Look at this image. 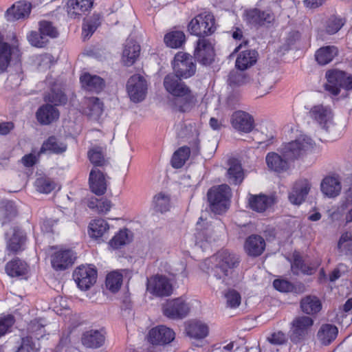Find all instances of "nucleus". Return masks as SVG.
Returning <instances> with one entry per match:
<instances>
[{
  "label": "nucleus",
  "instance_id": "nucleus-43",
  "mask_svg": "<svg viewBox=\"0 0 352 352\" xmlns=\"http://www.w3.org/2000/svg\"><path fill=\"white\" fill-rule=\"evenodd\" d=\"M86 113L90 118L96 119L103 112V103L98 98L89 97L85 100Z\"/></svg>",
  "mask_w": 352,
  "mask_h": 352
},
{
  "label": "nucleus",
  "instance_id": "nucleus-9",
  "mask_svg": "<svg viewBox=\"0 0 352 352\" xmlns=\"http://www.w3.org/2000/svg\"><path fill=\"white\" fill-rule=\"evenodd\" d=\"M314 320L307 316H298L291 323L290 338L293 342L304 340L311 331Z\"/></svg>",
  "mask_w": 352,
  "mask_h": 352
},
{
  "label": "nucleus",
  "instance_id": "nucleus-58",
  "mask_svg": "<svg viewBox=\"0 0 352 352\" xmlns=\"http://www.w3.org/2000/svg\"><path fill=\"white\" fill-rule=\"evenodd\" d=\"M60 33L57 26L52 21L45 20V36H49L52 38H57Z\"/></svg>",
  "mask_w": 352,
  "mask_h": 352
},
{
  "label": "nucleus",
  "instance_id": "nucleus-8",
  "mask_svg": "<svg viewBox=\"0 0 352 352\" xmlns=\"http://www.w3.org/2000/svg\"><path fill=\"white\" fill-rule=\"evenodd\" d=\"M243 18L247 25L256 28L270 24L274 21V15L272 11L261 10L258 8L245 10Z\"/></svg>",
  "mask_w": 352,
  "mask_h": 352
},
{
  "label": "nucleus",
  "instance_id": "nucleus-16",
  "mask_svg": "<svg viewBox=\"0 0 352 352\" xmlns=\"http://www.w3.org/2000/svg\"><path fill=\"white\" fill-rule=\"evenodd\" d=\"M195 238V244L204 249H206L208 245L215 241L212 226L207 221H204L201 217L196 224Z\"/></svg>",
  "mask_w": 352,
  "mask_h": 352
},
{
  "label": "nucleus",
  "instance_id": "nucleus-45",
  "mask_svg": "<svg viewBox=\"0 0 352 352\" xmlns=\"http://www.w3.org/2000/svg\"><path fill=\"white\" fill-rule=\"evenodd\" d=\"M41 348L39 339L33 340L32 337L26 336L21 338L16 352H38Z\"/></svg>",
  "mask_w": 352,
  "mask_h": 352
},
{
  "label": "nucleus",
  "instance_id": "nucleus-32",
  "mask_svg": "<svg viewBox=\"0 0 352 352\" xmlns=\"http://www.w3.org/2000/svg\"><path fill=\"white\" fill-rule=\"evenodd\" d=\"M229 168L227 171L228 181L231 184H240L244 179V173L240 162L236 159L229 160Z\"/></svg>",
  "mask_w": 352,
  "mask_h": 352
},
{
  "label": "nucleus",
  "instance_id": "nucleus-60",
  "mask_svg": "<svg viewBox=\"0 0 352 352\" xmlns=\"http://www.w3.org/2000/svg\"><path fill=\"white\" fill-rule=\"evenodd\" d=\"M96 207L99 212L107 213L111 208V203L107 199H101L100 200L97 199Z\"/></svg>",
  "mask_w": 352,
  "mask_h": 352
},
{
  "label": "nucleus",
  "instance_id": "nucleus-37",
  "mask_svg": "<svg viewBox=\"0 0 352 352\" xmlns=\"http://www.w3.org/2000/svg\"><path fill=\"white\" fill-rule=\"evenodd\" d=\"M5 270L9 276L19 277L27 273L28 265L19 258H14L6 265Z\"/></svg>",
  "mask_w": 352,
  "mask_h": 352
},
{
  "label": "nucleus",
  "instance_id": "nucleus-46",
  "mask_svg": "<svg viewBox=\"0 0 352 352\" xmlns=\"http://www.w3.org/2000/svg\"><path fill=\"white\" fill-rule=\"evenodd\" d=\"M346 19L338 15L330 16L324 23V30L329 35L337 33L345 24Z\"/></svg>",
  "mask_w": 352,
  "mask_h": 352
},
{
  "label": "nucleus",
  "instance_id": "nucleus-26",
  "mask_svg": "<svg viewBox=\"0 0 352 352\" xmlns=\"http://www.w3.org/2000/svg\"><path fill=\"white\" fill-rule=\"evenodd\" d=\"M104 335L100 330L90 329L84 332L81 337L82 344L88 348L97 349L104 342Z\"/></svg>",
  "mask_w": 352,
  "mask_h": 352
},
{
  "label": "nucleus",
  "instance_id": "nucleus-48",
  "mask_svg": "<svg viewBox=\"0 0 352 352\" xmlns=\"http://www.w3.org/2000/svg\"><path fill=\"white\" fill-rule=\"evenodd\" d=\"M338 250L346 255L352 256V232L345 231L342 233L338 242Z\"/></svg>",
  "mask_w": 352,
  "mask_h": 352
},
{
  "label": "nucleus",
  "instance_id": "nucleus-20",
  "mask_svg": "<svg viewBox=\"0 0 352 352\" xmlns=\"http://www.w3.org/2000/svg\"><path fill=\"white\" fill-rule=\"evenodd\" d=\"M311 184L307 179H300L295 182L289 194V201L294 205H300L309 194Z\"/></svg>",
  "mask_w": 352,
  "mask_h": 352
},
{
  "label": "nucleus",
  "instance_id": "nucleus-11",
  "mask_svg": "<svg viewBox=\"0 0 352 352\" xmlns=\"http://www.w3.org/2000/svg\"><path fill=\"white\" fill-rule=\"evenodd\" d=\"M163 314L170 319H183L190 311V307L182 298L167 300L162 307Z\"/></svg>",
  "mask_w": 352,
  "mask_h": 352
},
{
  "label": "nucleus",
  "instance_id": "nucleus-36",
  "mask_svg": "<svg viewBox=\"0 0 352 352\" xmlns=\"http://www.w3.org/2000/svg\"><path fill=\"white\" fill-rule=\"evenodd\" d=\"M300 308L304 313L309 315H314L321 310L322 304L318 297L307 296L302 298Z\"/></svg>",
  "mask_w": 352,
  "mask_h": 352
},
{
  "label": "nucleus",
  "instance_id": "nucleus-54",
  "mask_svg": "<svg viewBox=\"0 0 352 352\" xmlns=\"http://www.w3.org/2000/svg\"><path fill=\"white\" fill-rule=\"evenodd\" d=\"M44 25L43 21L39 23V30L38 32L32 31L28 36V41L30 44L36 47H42L43 45V34Z\"/></svg>",
  "mask_w": 352,
  "mask_h": 352
},
{
  "label": "nucleus",
  "instance_id": "nucleus-1",
  "mask_svg": "<svg viewBox=\"0 0 352 352\" xmlns=\"http://www.w3.org/2000/svg\"><path fill=\"white\" fill-rule=\"evenodd\" d=\"M315 143L311 138L301 135L296 140L285 144L281 154L275 152L268 153L265 157L267 167L277 173H284L289 168L291 162L311 151Z\"/></svg>",
  "mask_w": 352,
  "mask_h": 352
},
{
  "label": "nucleus",
  "instance_id": "nucleus-30",
  "mask_svg": "<svg viewBox=\"0 0 352 352\" xmlns=\"http://www.w3.org/2000/svg\"><path fill=\"white\" fill-rule=\"evenodd\" d=\"M341 184L337 177H326L321 183L322 192L329 197L338 196L341 191Z\"/></svg>",
  "mask_w": 352,
  "mask_h": 352
},
{
  "label": "nucleus",
  "instance_id": "nucleus-57",
  "mask_svg": "<svg viewBox=\"0 0 352 352\" xmlns=\"http://www.w3.org/2000/svg\"><path fill=\"white\" fill-rule=\"evenodd\" d=\"M227 307L230 308H236L241 304V295L234 289H230L226 294Z\"/></svg>",
  "mask_w": 352,
  "mask_h": 352
},
{
  "label": "nucleus",
  "instance_id": "nucleus-14",
  "mask_svg": "<svg viewBox=\"0 0 352 352\" xmlns=\"http://www.w3.org/2000/svg\"><path fill=\"white\" fill-rule=\"evenodd\" d=\"M214 51L211 42L205 38H199L194 52V59L202 65H210L214 61Z\"/></svg>",
  "mask_w": 352,
  "mask_h": 352
},
{
  "label": "nucleus",
  "instance_id": "nucleus-22",
  "mask_svg": "<svg viewBox=\"0 0 352 352\" xmlns=\"http://www.w3.org/2000/svg\"><path fill=\"white\" fill-rule=\"evenodd\" d=\"M140 54V45L133 38H127L124 43L121 60L122 63L130 67L133 65Z\"/></svg>",
  "mask_w": 352,
  "mask_h": 352
},
{
  "label": "nucleus",
  "instance_id": "nucleus-33",
  "mask_svg": "<svg viewBox=\"0 0 352 352\" xmlns=\"http://www.w3.org/2000/svg\"><path fill=\"white\" fill-rule=\"evenodd\" d=\"M257 56L258 53L254 50L243 51L236 60V67L241 71L245 70L256 63Z\"/></svg>",
  "mask_w": 352,
  "mask_h": 352
},
{
  "label": "nucleus",
  "instance_id": "nucleus-28",
  "mask_svg": "<svg viewBox=\"0 0 352 352\" xmlns=\"http://www.w3.org/2000/svg\"><path fill=\"white\" fill-rule=\"evenodd\" d=\"M94 0H68L67 12L71 17L76 18L89 10L93 6Z\"/></svg>",
  "mask_w": 352,
  "mask_h": 352
},
{
  "label": "nucleus",
  "instance_id": "nucleus-13",
  "mask_svg": "<svg viewBox=\"0 0 352 352\" xmlns=\"http://www.w3.org/2000/svg\"><path fill=\"white\" fill-rule=\"evenodd\" d=\"M76 253L72 249H60L51 256V264L54 270L63 271L74 263Z\"/></svg>",
  "mask_w": 352,
  "mask_h": 352
},
{
  "label": "nucleus",
  "instance_id": "nucleus-18",
  "mask_svg": "<svg viewBox=\"0 0 352 352\" xmlns=\"http://www.w3.org/2000/svg\"><path fill=\"white\" fill-rule=\"evenodd\" d=\"M107 174L100 168H93L89 176V188L93 193L96 195H102L107 191Z\"/></svg>",
  "mask_w": 352,
  "mask_h": 352
},
{
  "label": "nucleus",
  "instance_id": "nucleus-24",
  "mask_svg": "<svg viewBox=\"0 0 352 352\" xmlns=\"http://www.w3.org/2000/svg\"><path fill=\"white\" fill-rule=\"evenodd\" d=\"M26 234L23 230L14 228L11 236L7 241L6 249L12 254H17L25 249Z\"/></svg>",
  "mask_w": 352,
  "mask_h": 352
},
{
  "label": "nucleus",
  "instance_id": "nucleus-3",
  "mask_svg": "<svg viewBox=\"0 0 352 352\" xmlns=\"http://www.w3.org/2000/svg\"><path fill=\"white\" fill-rule=\"evenodd\" d=\"M214 266L212 267V275L223 283L227 278H230L239 266L241 258L236 254L228 250H221L217 252L212 258Z\"/></svg>",
  "mask_w": 352,
  "mask_h": 352
},
{
  "label": "nucleus",
  "instance_id": "nucleus-34",
  "mask_svg": "<svg viewBox=\"0 0 352 352\" xmlns=\"http://www.w3.org/2000/svg\"><path fill=\"white\" fill-rule=\"evenodd\" d=\"M88 158L94 165L93 168H104L109 165L108 159L105 158L104 151L100 146H94L91 148L87 153Z\"/></svg>",
  "mask_w": 352,
  "mask_h": 352
},
{
  "label": "nucleus",
  "instance_id": "nucleus-19",
  "mask_svg": "<svg viewBox=\"0 0 352 352\" xmlns=\"http://www.w3.org/2000/svg\"><path fill=\"white\" fill-rule=\"evenodd\" d=\"M230 121L234 129L244 133L252 131L254 126V118L250 113L243 111L234 112Z\"/></svg>",
  "mask_w": 352,
  "mask_h": 352
},
{
  "label": "nucleus",
  "instance_id": "nucleus-51",
  "mask_svg": "<svg viewBox=\"0 0 352 352\" xmlns=\"http://www.w3.org/2000/svg\"><path fill=\"white\" fill-rule=\"evenodd\" d=\"M44 152V144L41 146L40 151L36 152L33 151L30 153L26 154L22 157L20 160L21 164L25 168H31L36 164L41 157V154Z\"/></svg>",
  "mask_w": 352,
  "mask_h": 352
},
{
  "label": "nucleus",
  "instance_id": "nucleus-42",
  "mask_svg": "<svg viewBox=\"0 0 352 352\" xmlns=\"http://www.w3.org/2000/svg\"><path fill=\"white\" fill-rule=\"evenodd\" d=\"M46 100H47L50 104L55 106H60L67 103V97L62 91L60 86L56 84H54L50 89L47 96H45V101Z\"/></svg>",
  "mask_w": 352,
  "mask_h": 352
},
{
  "label": "nucleus",
  "instance_id": "nucleus-5",
  "mask_svg": "<svg viewBox=\"0 0 352 352\" xmlns=\"http://www.w3.org/2000/svg\"><path fill=\"white\" fill-rule=\"evenodd\" d=\"M325 76L327 80L325 89L333 96L338 95L341 88L352 89V76L345 72L331 69L327 72Z\"/></svg>",
  "mask_w": 352,
  "mask_h": 352
},
{
  "label": "nucleus",
  "instance_id": "nucleus-23",
  "mask_svg": "<svg viewBox=\"0 0 352 352\" xmlns=\"http://www.w3.org/2000/svg\"><path fill=\"white\" fill-rule=\"evenodd\" d=\"M31 9L32 5L30 2L19 1L7 10L6 16L10 21L25 19L29 16Z\"/></svg>",
  "mask_w": 352,
  "mask_h": 352
},
{
  "label": "nucleus",
  "instance_id": "nucleus-12",
  "mask_svg": "<svg viewBox=\"0 0 352 352\" xmlns=\"http://www.w3.org/2000/svg\"><path fill=\"white\" fill-rule=\"evenodd\" d=\"M73 278L81 290H87L96 282L97 271L89 265H81L74 270Z\"/></svg>",
  "mask_w": 352,
  "mask_h": 352
},
{
  "label": "nucleus",
  "instance_id": "nucleus-53",
  "mask_svg": "<svg viewBox=\"0 0 352 352\" xmlns=\"http://www.w3.org/2000/svg\"><path fill=\"white\" fill-rule=\"evenodd\" d=\"M128 230H120L113 238L109 241V245L114 249H118L121 246L128 243L130 241Z\"/></svg>",
  "mask_w": 352,
  "mask_h": 352
},
{
  "label": "nucleus",
  "instance_id": "nucleus-40",
  "mask_svg": "<svg viewBox=\"0 0 352 352\" xmlns=\"http://www.w3.org/2000/svg\"><path fill=\"white\" fill-rule=\"evenodd\" d=\"M320 263L315 265L306 263L300 255H294V262L292 264V269L294 274H298L300 272L304 274L311 275L316 270Z\"/></svg>",
  "mask_w": 352,
  "mask_h": 352
},
{
  "label": "nucleus",
  "instance_id": "nucleus-44",
  "mask_svg": "<svg viewBox=\"0 0 352 352\" xmlns=\"http://www.w3.org/2000/svg\"><path fill=\"white\" fill-rule=\"evenodd\" d=\"M101 16L99 14H94L91 17L85 20L82 24V36L89 38L100 25Z\"/></svg>",
  "mask_w": 352,
  "mask_h": 352
},
{
  "label": "nucleus",
  "instance_id": "nucleus-4",
  "mask_svg": "<svg viewBox=\"0 0 352 352\" xmlns=\"http://www.w3.org/2000/svg\"><path fill=\"white\" fill-rule=\"evenodd\" d=\"M207 196L211 210L217 214H221L228 208L231 189L227 184L214 186L208 190Z\"/></svg>",
  "mask_w": 352,
  "mask_h": 352
},
{
  "label": "nucleus",
  "instance_id": "nucleus-25",
  "mask_svg": "<svg viewBox=\"0 0 352 352\" xmlns=\"http://www.w3.org/2000/svg\"><path fill=\"white\" fill-rule=\"evenodd\" d=\"M82 87L89 91L99 93L105 86L103 78L97 76L91 75L89 73H85L80 78Z\"/></svg>",
  "mask_w": 352,
  "mask_h": 352
},
{
  "label": "nucleus",
  "instance_id": "nucleus-31",
  "mask_svg": "<svg viewBox=\"0 0 352 352\" xmlns=\"http://www.w3.org/2000/svg\"><path fill=\"white\" fill-rule=\"evenodd\" d=\"M338 54V49L334 45H327L319 48L315 54L318 64L325 65L331 63Z\"/></svg>",
  "mask_w": 352,
  "mask_h": 352
},
{
  "label": "nucleus",
  "instance_id": "nucleus-64",
  "mask_svg": "<svg viewBox=\"0 0 352 352\" xmlns=\"http://www.w3.org/2000/svg\"><path fill=\"white\" fill-rule=\"evenodd\" d=\"M14 124L12 122H0V135H8L14 129Z\"/></svg>",
  "mask_w": 352,
  "mask_h": 352
},
{
  "label": "nucleus",
  "instance_id": "nucleus-17",
  "mask_svg": "<svg viewBox=\"0 0 352 352\" xmlns=\"http://www.w3.org/2000/svg\"><path fill=\"white\" fill-rule=\"evenodd\" d=\"M147 289L156 296L163 297L172 294L173 287L166 277L155 276L148 280Z\"/></svg>",
  "mask_w": 352,
  "mask_h": 352
},
{
  "label": "nucleus",
  "instance_id": "nucleus-47",
  "mask_svg": "<svg viewBox=\"0 0 352 352\" xmlns=\"http://www.w3.org/2000/svg\"><path fill=\"white\" fill-rule=\"evenodd\" d=\"M185 41V34L182 31H173L166 34L164 36L165 43L171 48L181 47Z\"/></svg>",
  "mask_w": 352,
  "mask_h": 352
},
{
  "label": "nucleus",
  "instance_id": "nucleus-27",
  "mask_svg": "<svg viewBox=\"0 0 352 352\" xmlns=\"http://www.w3.org/2000/svg\"><path fill=\"white\" fill-rule=\"evenodd\" d=\"M265 242L263 238L257 234L250 236L245 241L244 248L246 253L252 256H260L264 251Z\"/></svg>",
  "mask_w": 352,
  "mask_h": 352
},
{
  "label": "nucleus",
  "instance_id": "nucleus-6",
  "mask_svg": "<svg viewBox=\"0 0 352 352\" xmlns=\"http://www.w3.org/2000/svg\"><path fill=\"white\" fill-rule=\"evenodd\" d=\"M188 28L192 34L199 38L209 36L216 30L214 16L211 14H200L191 20Z\"/></svg>",
  "mask_w": 352,
  "mask_h": 352
},
{
  "label": "nucleus",
  "instance_id": "nucleus-35",
  "mask_svg": "<svg viewBox=\"0 0 352 352\" xmlns=\"http://www.w3.org/2000/svg\"><path fill=\"white\" fill-rule=\"evenodd\" d=\"M338 333V330L335 325L324 324L320 327L318 331L317 336L319 341L323 345L327 346L336 338Z\"/></svg>",
  "mask_w": 352,
  "mask_h": 352
},
{
  "label": "nucleus",
  "instance_id": "nucleus-59",
  "mask_svg": "<svg viewBox=\"0 0 352 352\" xmlns=\"http://www.w3.org/2000/svg\"><path fill=\"white\" fill-rule=\"evenodd\" d=\"M273 285L276 290L283 292H289L292 288L291 283L285 280L276 279L274 280Z\"/></svg>",
  "mask_w": 352,
  "mask_h": 352
},
{
  "label": "nucleus",
  "instance_id": "nucleus-41",
  "mask_svg": "<svg viewBox=\"0 0 352 352\" xmlns=\"http://www.w3.org/2000/svg\"><path fill=\"white\" fill-rule=\"evenodd\" d=\"M186 332L190 338L203 339L208 334V327L199 321H192L188 324Z\"/></svg>",
  "mask_w": 352,
  "mask_h": 352
},
{
  "label": "nucleus",
  "instance_id": "nucleus-21",
  "mask_svg": "<svg viewBox=\"0 0 352 352\" xmlns=\"http://www.w3.org/2000/svg\"><path fill=\"white\" fill-rule=\"evenodd\" d=\"M175 339V332L166 326L153 328L148 333V340L152 344L164 345Z\"/></svg>",
  "mask_w": 352,
  "mask_h": 352
},
{
  "label": "nucleus",
  "instance_id": "nucleus-2",
  "mask_svg": "<svg viewBox=\"0 0 352 352\" xmlns=\"http://www.w3.org/2000/svg\"><path fill=\"white\" fill-rule=\"evenodd\" d=\"M174 73L167 74L164 79V87L174 96L173 104L180 112H188L196 103V97L190 87Z\"/></svg>",
  "mask_w": 352,
  "mask_h": 352
},
{
  "label": "nucleus",
  "instance_id": "nucleus-38",
  "mask_svg": "<svg viewBox=\"0 0 352 352\" xmlns=\"http://www.w3.org/2000/svg\"><path fill=\"white\" fill-rule=\"evenodd\" d=\"M109 228L108 223L102 219L91 221L89 225V234L96 239L102 237Z\"/></svg>",
  "mask_w": 352,
  "mask_h": 352
},
{
  "label": "nucleus",
  "instance_id": "nucleus-49",
  "mask_svg": "<svg viewBox=\"0 0 352 352\" xmlns=\"http://www.w3.org/2000/svg\"><path fill=\"white\" fill-rule=\"evenodd\" d=\"M190 150L189 147L183 146L176 151L171 159L172 166L175 168H182L188 159Z\"/></svg>",
  "mask_w": 352,
  "mask_h": 352
},
{
  "label": "nucleus",
  "instance_id": "nucleus-55",
  "mask_svg": "<svg viewBox=\"0 0 352 352\" xmlns=\"http://www.w3.org/2000/svg\"><path fill=\"white\" fill-rule=\"evenodd\" d=\"M57 107L52 104H45V125L58 120L60 111Z\"/></svg>",
  "mask_w": 352,
  "mask_h": 352
},
{
  "label": "nucleus",
  "instance_id": "nucleus-63",
  "mask_svg": "<svg viewBox=\"0 0 352 352\" xmlns=\"http://www.w3.org/2000/svg\"><path fill=\"white\" fill-rule=\"evenodd\" d=\"M259 87L261 89V91L267 93L272 88L274 82L270 80L268 76H265L262 77L259 80Z\"/></svg>",
  "mask_w": 352,
  "mask_h": 352
},
{
  "label": "nucleus",
  "instance_id": "nucleus-29",
  "mask_svg": "<svg viewBox=\"0 0 352 352\" xmlns=\"http://www.w3.org/2000/svg\"><path fill=\"white\" fill-rule=\"evenodd\" d=\"M274 204V199L272 197L265 195H250L249 198V206L250 208L258 212L265 211Z\"/></svg>",
  "mask_w": 352,
  "mask_h": 352
},
{
  "label": "nucleus",
  "instance_id": "nucleus-15",
  "mask_svg": "<svg viewBox=\"0 0 352 352\" xmlns=\"http://www.w3.org/2000/svg\"><path fill=\"white\" fill-rule=\"evenodd\" d=\"M310 117L321 127L328 131L333 126V113L328 106L318 104L314 106L309 111Z\"/></svg>",
  "mask_w": 352,
  "mask_h": 352
},
{
  "label": "nucleus",
  "instance_id": "nucleus-7",
  "mask_svg": "<svg viewBox=\"0 0 352 352\" xmlns=\"http://www.w3.org/2000/svg\"><path fill=\"white\" fill-rule=\"evenodd\" d=\"M173 73L187 79L195 75L196 64L193 56L183 52H177L172 62Z\"/></svg>",
  "mask_w": 352,
  "mask_h": 352
},
{
  "label": "nucleus",
  "instance_id": "nucleus-50",
  "mask_svg": "<svg viewBox=\"0 0 352 352\" xmlns=\"http://www.w3.org/2000/svg\"><path fill=\"white\" fill-rule=\"evenodd\" d=\"M122 283V275L117 272L109 273L106 278V286L111 292H118Z\"/></svg>",
  "mask_w": 352,
  "mask_h": 352
},
{
  "label": "nucleus",
  "instance_id": "nucleus-62",
  "mask_svg": "<svg viewBox=\"0 0 352 352\" xmlns=\"http://www.w3.org/2000/svg\"><path fill=\"white\" fill-rule=\"evenodd\" d=\"M270 343L274 344H282L286 341L285 335L281 332H276L271 335V337L268 338Z\"/></svg>",
  "mask_w": 352,
  "mask_h": 352
},
{
  "label": "nucleus",
  "instance_id": "nucleus-39",
  "mask_svg": "<svg viewBox=\"0 0 352 352\" xmlns=\"http://www.w3.org/2000/svg\"><path fill=\"white\" fill-rule=\"evenodd\" d=\"M67 144L60 138L52 135L45 140V152L60 155L67 151Z\"/></svg>",
  "mask_w": 352,
  "mask_h": 352
},
{
  "label": "nucleus",
  "instance_id": "nucleus-10",
  "mask_svg": "<svg viewBox=\"0 0 352 352\" xmlns=\"http://www.w3.org/2000/svg\"><path fill=\"white\" fill-rule=\"evenodd\" d=\"M147 82L140 74H135L129 78L126 83V90L130 99L134 102L142 101L147 93Z\"/></svg>",
  "mask_w": 352,
  "mask_h": 352
},
{
  "label": "nucleus",
  "instance_id": "nucleus-61",
  "mask_svg": "<svg viewBox=\"0 0 352 352\" xmlns=\"http://www.w3.org/2000/svg\"><path fill=\"white\" fill-rule=\"evenodd\" d=\"M240 96L238 93H231L226 99V105L230 109L237 107L239 104Z\"/></svg>",
  "mask_w": 352,
  "mask_h": 352
},
{
  "label": "nucleus",
  "instance_id": "nucleus-52",
  "mask_svg": "<svg viewBox=\"0 0 352 352\" xmlns=\"http://www.w3.org/2000/svg\"><path fill=\"white\" fill-rule=\"evenodd\" d=\"M154 208L157 212L161 213L169 210L170 208V198L168 196L159 193L153 198Z\"/></svg>",
  "mask_w": 352,
  "mask_h": 352
},
{
  "label": "nucleus",
  "instance_id": "nucleus-56",
  "mask_svg": "<svg viewBox=\"0 0 352 352\" xmlns=\"http://www.w3.org/2000/svg\"><path fill=\"white\" fill-rule=\"evenodd\" d=\"M14 322V318L11 315L0 317V338L11 331Z\"/></svg>",
  "mask_w": 352,
  "mask_h": 352
}]
</instances>
